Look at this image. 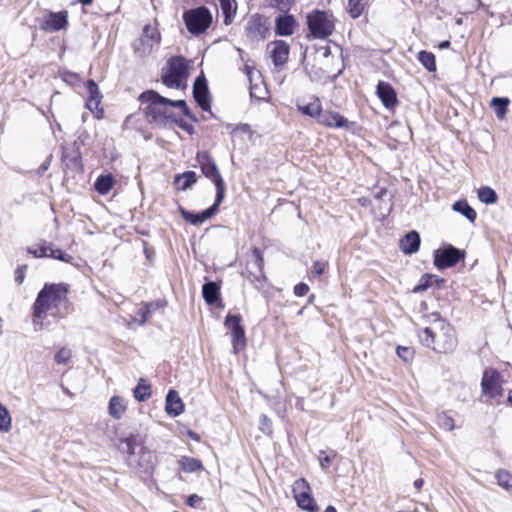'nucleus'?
<instances>
[{"instance_id": "24", "label": "nucleus", "mask_w": 512, "mask_h": 512, "mask_svg": "<svg viewBox=\"0 0 512 512\" xmlns=\"http://www.w3.org/2000/svg\"><path fill=\"white\" fill-rule=\"evenodd\" d=\"M147 95H148V97H152V98L156 99L157 101L166 104V106L181 108L183 111V114L185 116L190 118L192 121H195V122L197 121L196 117L190 112V110L184 100H171V99L161 96L159 93H149Z\"/></svg>"}, {"instance_id": "43", "label": "nucleus", "mask_w": 512, "mask_h": 512, "mask_svg": "<svg viewBox=\"0 0 512 512\" xmlns=\"http://www.w3.org/2000/svg\"><path fill=\"white\" fill-rule=\"evenodd\" d=\"M498 485L506 490H512V474L506 470H499L496 473Z\"/></svg>"}, {"instance_id": "5", "label": "nucleus", "mask_w": 512, "mask_h": 512, "mask_svg": "<svg viewBox=\"0 0 512 512\" xmlns=\"http://www.w3.org/2000/svg\"><path fill=\"white\" fill-rule=\"evenodd\" d=\"M183 19L188 31L194 35L205 32L212 22V15L208 8L201 6L188 10L184 13Z\"/></svg>"}, {"instance_id": "59", "label": "nucleus", "mask_w": 512, "mask_h": 512, "mask_svg": "<svg viewBox=\"0 0 512 512\" xmlns=\"http://www.w3.org/2000/svg\"><path fill=\"white\" fill-rule=\"evenodd\" d=\"M423 483H424L423 479H416V480L414 481V487H415L417 490H419V489H421V487L423 486Z\"/></svg>"}, {"instance_id": "20", "label": "nucleus", "mask_w": 512, "mask_h": 512, "mask_svg": "<svg viewBox=\"0 0 512 512\" xmlns=\"http://www.w3.org/2000/svg\"><path fill=\"white\" fill-rule=\"evenodd\" d=\"M164 304L161 301H153L145 303L137 312V316L132 318V322L143 326L158 309L163 308Z\"/></svg>"}, {"instance_id": "10", "label": "nucleus", "mask_w": 512, "mask_h": 512, "mask_svg": "<svg viewBox=\"0 0 512 512\" xmlns=\"http://www.w3.org/2000/svg\"><path fill=\"white\" fill-rule=\"evenodd\" d=\"M462 258H464V252L452 245L434 251V264L438 269L452 267Z\"/></svg>"}, {"instance_id": "48", "label": "nucleus", "mask_w": 512, "mask_h": 512, "mask_svg": "<svg viewBox=\"0 0 512 512\" xmlns=\"http://www.w3.org/2000/svg\"><path fill=\"white\" fill-rule=\"evenodd\" d=\"M252 256L254 258L253 266L257 269L260 276H263V265L264 259L259 249L254 248L252 251Z\"/></svg>"}, {"instance_id": "18", "label": "nucleus", "mask_w": 512, "mask_h": 512, "mask_svg": "<svg viewBox=\"0 0 512 512\" xmlns=\"http://www.w3.org/2000/svg\"><path fill=\"white\" fill-rule=\"evenodd\" d=\"M271 48L270 54L275 66L284 65L289 56V45L283 40H276L268 45Z\"/></svg>"}, {"instance_id": "56", "label": "nucleus", "mask_w": 512, "mask_h": 512, "mask_svg": "<svg viewBox=\"0 0 512 512\" xmlns=\"http://www.w3.org/2000/svg\"><path fill=\"white\" fill-rule=\"evenodd\" d=\"M172 124H176L178 127L183 129L184 131L188 132L189 134H193L194 128L192 125L188 124L187 122L183 121L182 119H179L177 117V121H173Z\"/></svg>"}, {"instance_id": "27", "label": "nucleus", "mask_w": 512, "mask_h": 512, "mask_svg": "<svg viewBox=\"0 0 512 512\" xmlns=\"http://www.w3.org/2000/svg\"><path fill=\"white\" fill-rule=\"evenodd\" d=\"M140 41L150 51L153 47V44L159 42V33L157 29L150 25H145Z\"/></svg>"}, {"instance_id": "1", "label": "nucleus", "mask_w": 512, "mask_h": 512, "mask_svg": "<svg viewBox=\"0 0 512 512\" xmlns=\"http://www.w3.org/2000/svg\"><path fill=\"white\" fill-rule=\"evenodd\" d=\"M429 326L417 329V335L423 346L437 353H447L455 349L457 340L452 326L441 318L439 313L427 316Z\"/></svg>"}, {"instance_id": "9", "label": "nucleus", "mask_w": 512, "mask_h": 512, "mask_svg": "<svg viewBox=\"0 0 512 512\" xmlns=\"http://www.w3.org/2000/svg\"><path fill=\"white\" fill-rule=\"evenodd\" d=\"M293 493L301 509L308 512L318 511V506L310 493V487L305 479H299L295 482Z\"/></svg>"}, {"instance_id": "33", "label": "nucleus", "mask_w": 512, "mask_h": 512, "mask_svg": "<svg viewBox=\"0 0 512 512\" xmlns=\"http://www.w3.org/2000/svg\"><path fill=\"white\" fill-rule=\"evenodd\" d=\"M220 3V7L222 13L224 15V23L226 25L230 24L232 21V17L235 15L237 10V4L235 0H218Z\"/></svg>"}, {"instance_id": "37", "label": "nucleus", "mask_w": 512, "mask_h": 512, "mask_svg": "<svg viewBox=\"0 0 512 512\" xmlns=\"http://www.w3.org/2000/svg\"><path fill=\"white\" fill-rule=\"evenodd\" d=\"M298 110L301 111L304 115L318 119L322 108L319 99H315L313 102L306 105H298Z\"/></svg>"}, {"instance_id": "46", "label": "nucleus", "mask_w": 512, "mask_h": 512, "mask_svg": "<svg viewBox=\"0 0 512 512\" xmlns=\"http://www.w3.org/2000/svg\"><path fill=\"white\" fill-rule=\"evenodd\" d=\"M437 424L441 428L449 431L453 430L455 426L453 418L445 413H440L437 415Z\"/></svg>"}, {"instance_id": "4", "label": "nucleus", "mask_w": 512, "mask_h": 512, "mask_svg": "<svg viewBox=\"0 0 512 512\" xmlns=\"http://www.w3.org/2000/svg\"><path fill=\"white\" fill-rule=\"evenodd\" d=\"M196 161L203 175L215 184L217 202H222L225 197L226 186L214 159L207 151H200L196 155Z\"/></svg>"}, {"instance_id": "19", "label": "nucleus", "mask_w": 512, "mask_h": 512, "mask_svg": "<svg viewBox=\"0 0 512 512\" xmlns=\"http://www.w3.org/2000/svg\"><path fill=\"white\" fill-rule=\"evenodd\" d=\"M165 411L171 417H177L184 411V403L175 390H169L166 395Z\"/></svg>"}, {"instance_id": "6", "label": "nucleus", "mask_w": 512, "mask_h": 512, "mask_svg": "<svg viewBox=\"0 0 512 512\" xmlns=\"http://www.w3.org/2000/svg\"><path fill=\"white\" fill-rule=\"evenodd\" d=\"M308 27L315 38H326L334 30V24L326 12L315 11L308 15Z\"/></svg>"}, {"instance_id": "21", "label": "nucleus", "mask_w": 512, "mask_h": 512, "mask_svg": "<svg viewBox=\"0 0 512 512\" xmlns=\"http://www.w3.org/2000/svg\"><path fill=\"white\" fill-rule=\"evenodd\" d=\"M295 25L296 21L292 15H280L275 19V33L279 36H290Z\"/></svg>"}, {"instance_id": "47", "label": "nucleus", "mask_w": 512, "mask_h": 512, "mask_svg": "<svg viewBox=\"0 0 512 512\" xmlns=\"http://www.w3.org/2000/svg\"><path fill=\"white\" fill-rule=\"evenodd\" d=\"M71 356V350L66 347H63L55 354L54 359L58 364H67L68 361L71 359Z\"/></svg>"}, {"instance_id": "13", "label": "nucleus", "mask_w": 512, "mask_h": 512, "mask_svg": "<svg viewBox=\"0 0 512 512\" xmlns=\"http://www.w3.org/2000/svg\"><path fill=\"white\" fill-rule=\"evenodd\" d=\"M68 25L67 11L50 12L40 20V28L43 31H59Z\"/></svg>"}, {"instance_id": "38", "label": "nucleus", "mask_w": 512, "mask_h": 512, "mask_svg": "<svg viewBox=\"0 0 512 512\" xmlns=\"http://www.w3.org/2000/svg\"><path fill=\"white\" fill-rule=\"evenodd\" d=\"M417 59L429 72L436 70V61L433 53L424 50L420 51Z\"/></svg>"}, {"instance_id": "41", "label": "nucleus", "mask_w": 512, "mask_h": 512, "mask_svg": "<svg viewBox=\"0 0 512 512\" xmlns=\"http://www.w3.org/2000/svg\"><path fill=\"white\" fill-rule=\"evenodd\" d=\"M138 447L137 438L135 435H130L121 441V450L126 452L129 456L136 455V448Z\"/></svg>"}, {"instance_id": "31", "label": "nucleus", "mask_w": 512, "mask_h": 512, "mask_svg": "<svg viewBox=\"0 0 512 512\" xmlns=\"http://www.w3.org/2000/svg\"><path fill=\"white\" fill-rule=\"evenodd\" d=\"M509 103L510 100L506 97L492 98L490 105L494 109V112L498 119H503L505 117Z\"/></svg>"}, {"instance_id": "34", "label": "nucleus", "mask_w": 512, "mask_h": 512, "mask_svg": "<svg viewBox=\"0 0 512 512\" xmlns=\"http://www.w3.org/2000/svg\"><path fill=\"white\" fill-rule=\"evenodd\" d=\"M151 396V386L150 384H148L146 382V380H144L143 378H141L139 381H138V384L137 386L134 388V397L139 401V402H144L146 401L147 399H149Z\"/></svg>"}, {"instance_id": "40", "label": "nucleus", "mask_w": 512, "mask_h": 512, "mask_svg": "<svg viewBox=\"0 0 512 512\" xmlns=\"http://www.w3.org/2000/svg\"><path fill=\"white\" fill-rule=\"evenodd\" d=\"M153 455L144 447H140L138 466L144 471H149L153 467Z\"/></svg>"}, {"instance_id": "58", "label": "nucleus", "mask_w": 512, "mask_h": 512, "mask_svg": "<svg viewBox=\"0 0 512 512\" xmlns=\"http://www.w3.org/2000/svg\"><path fill=\"white\" fill-rule=\"evenodd\" d=\"M252 67L249 66V65H245V73L249 79V82H250V85H252V74H253V71H252ZM250 95L251 97H256V94H255V91H254V87L253 86H250Z\"/></svg>"}, {"instance_id": "28", "label": "nucleus", "mask_w": 512, "mask_h": 512, "mask_svg": "<svg viewBox=\"0 0 512 512\" xmlns=\"http://www.w3.org/2000/svg\"><path fill=\"white\" fill-rule=\"evenodd\" d=\"M453 210L462 214L465 218H467L470 222H474L477 217L476 211L468 204L466 200H458L453 206Z\"/></svg>"}, {"instance_id": "39", "label": "nucleus", "mask_w": 512, "mask_h": 512, "mask_svg": "<svg viewBox=\"0 0 512 512\" xmlns=\"http://www.w3.org/2000/svg\"><path fill=\"white\" fill-rule=\"evenodd\" d=\"M368 0H348V12L352 18H358L364 12Z\"/></svg>"}, {"instance_id": "54", "label": "nucleus", "mask_w": 512, "mask_h": 512, "mask_svg": "<svg viewBox=\"0 0 512 512\" xmlns=\"http://www.w3.org/2000/svg\"><path fill=\"white\" fill-rule=\"evenodd\" d=\"M327 264L323 261H315L312 267V275L319 277L323 274Z\"/></svg>"}, {"instance_id": "30", "label": "nucleus", "mask_w": 512, "mask_h": 512, "mask_svg": "<svg viewBox=\"0 0 512 512\" xmlns=\"http://www.w3.org/2000/svg\"><path fill=\"white\" fill-rule=\"evenodd\" d=\"M113 184L114 178L111 174L101 175L96 179L94 187L98 193L105 195L112 189Z\"/></svg>"}, {"instance_id": "16", "label": "nucleus", "mask_w": 512, "mask_h": 512, "mask_svg": "<svg viewBox=\"0 0 512 512\" xmlns=\"http://www.w3.org/2000/svg\"><path fill=\"white\" fill-rule=\"evenodd\" d=\"M318 122L330 128L349 129L351 125L348 119L342 116L341 114L328 110H321L318 117Z\"/></svg>"}, {"instance_id": "61", "label": "nucleus", "mask_w": 512, "mask_h": 512, "mask_svg": "<svg viewBox=\"0 0 512 512\" xmlns=\"http://www.w3.org/2000/svg\"><path fill=\"white\" fill-rule=\"evenodd\" d=\"M324 512H337V510L334 506L329 505L325 508Z\"/></svg>"}, {"instance_id": "51", "label": "nucleus", "mask_w": 512, "mask_h": 512, "mask_svg": "<svg viewBox=\"0 0 512 512\" xmlns=\"http://www.w3.org/2000/svg\"><path fill=\"white\" fill-rule=\"evenodd\" d=\"M260 430L266 434L271 435L272 434V422L266 415L260 416V423H259Z\"/></svg>"}, {"instance_id": "42", "label": "nucleus", "mask_w": 512, "mask_h": 512, "mask_svg": "<svg viewBox=\"0 0 512 512\" xmlns=\"http://www.w3.org/2000/svg\"><path fill=\"white\" fill-rule=\"evenodd\" d=\"M240 322L241 316L228 313L225 318L224 325L230 330L231 334H233L236 331L244 329Z\"/></svg>"}, {"instance_id": "23", "label": "nucleus", "mask_w": 512, "mask_h": 512, "mask_svg": "<svg viewBox=\"0 0 512 512\" xmlns=\"http://www.w3.org/2000/svg\"><path fill=\"white\" fill-rule=\"evenodd\" d=\"M168 69L174 73L175 76L180 77L182 80L186 82L189 73H188V62L182 56H175L169 59L168 61Z\"/></svg>"}, {"instance_id": "25", "label": "nucleus", "mask_w": 512, "mask_h": 512, "mask_svg": "<svg viewBox=\"0 0 512 512\" xmlns=\"http://www.w3.org/2000/svg\"><path fill=\"white\" fill-rule=\"evenodd\" d=\"M202 296L208 305L215 304L220 300V286L214 281L205 283L202 287Z\"/></svg>"}, {"instance_id": "22", "label": "nucleus", "mask_w": 512, "mask_h": 512, "mask_svg": "<svg viewBox=\"0 0 512 512\" xmlns=\"http://www.w3.org/2000/svg\"><path fill=\"white\" fill-rule=\"evenodd\" d=\"M420 241L419 233L410 231L400 240V249L405 254L416 253L419 250Z\"/></svg>"}, {"instance_id": "36", "label": "nucleus", "mask_w": 512, "mask_h": 512, "mask_svg": "<svg viewBox=\"0 0 512 512\" xmlns=\"http://www.w3.org/2000/svg\"><path fill=\"white\" fill-rule=\"evenodd\" d=\"M478 199L485 204H494L497 202L498 196L494 189L483 186L478 189Z\"/></svg>"}, {"instance_id": "53", "label": "nucleus", "mask_w": 512, "mask_h": 512, "mask_svg": "<svg viewBox=\"0 0 512 512\" xmlns=\"http://www.w3.org/2000/svg\"><path fill=\"white\" fill-rule=\"evenodd\" d=\"M203 498L197 494H191L186 501V504L192 508H201Z\"/></svg>"}, {"instance_id": "57", "label": "nucleus", "mask_w": 512, "mask_h": 512, "mask_svg": "<svg viewBox=\"0 0 512 512\" xmlns=\"http://www.w3.org/2000/svg\"><path fill=\"white\" fill-rule=\"evenodd\" d=\"M309 287L305 283H299L294 287V294L298 297H302L307 294Z\"/></svg>"}, {"instance_id": "12", "label": "nucleus", "mask_w": 512, "mask_h": 512, "mask_svg": "<svg viewBox=\"0 0 512 512\" xmlns=\"http://www.w3.org/2000/svg\"><path fill=\"white\" fill-rule=\"evenodd\" d=\"M193 98L203 111L211 110V98L207 80L203 74L199 75L193 85Z\"/></svg>"}, {"instance_id": "2", "label": "nucleus", "mask_w": 512, "mask_h": 512, "mask_svg": "<svg viewBox=\"0 0 512 512\" xmlns=\"http://www.w3.org/2000/svg\"><path fill=\"white\" fill-rule=\"evenodd\" d=\"M68 286L63 283L45 284L33 305L34 319H44L48 311L53 316L64 318L69 313ZM34 324L36 323L33 320Z\"/></svg>"}, {"instance_id": "60", "label": "nucleus", "mask_w": 512, "mask_h": 512, "mask_svg": "<svg viewBox=\"0 0 512 512\" xmlns=\"http://www.w3.org/2000/svg\"><path fill=\"white\" fill-rule=\"evenodd\" d=\"M450 41L446 40V41H443L439 44V48L440 49H446V48H449L450 47Z\"/></svg>"}, {"instance_id": "64", "label": "nucleus", "mask_w": 512, "mask_h": 512, "mask_svg": "<svg viewBox=\"0 0 512 512\" xmlns=\"http://www.w3.org/2000/svg\"><path fill=\"white\" fill-rule=\"evenodd\" d=\"M507 399H508V402L512 405V390L509 391Z\"/></svg>"}, {"instance_id": "45", "label": "nucleus", "mask_w": 512, "mask_h": 512, "mask_svg": "<svg viewBox=\"0 0 512 512\" xmlns=\"http://www.w3.org/2000/svg\"><path fill=\"white\" fill-rule=\"evenodd\" d=\"M11 429V417L8 409L0 404V431L8 432Z\"/></svg>"}, {"instance_id": "3", "label": "nucleus", "mask_w": 512, "mask_h": 512, "mask_svg": "<svg viewBox=\"0 0 512 512\" xmlns=\"http://www.w3.org/2000/svg\"><path fill=\"white\" fill-rule=\"evenodd\" d=\"M149 93H157L153 90L143 92L139 99L142 103H146L144 108L146 119L149 123L158 127H168L173 121H177V116L167 110L166 104L157 101L152 97H148Z\"/></svg>"}, {"instance_id": "14", "label": "nucleus", "mask_w": 512, "mask_h": 512, "mask_svg": "<svg viewBox=\"0 0 512 512\" xmlns=\"http://www.w3.org/2000/svg\"><path fill=\"white\" fill-rule=\"evenodd\" d=\"M220 204H221V202H217V196H216L214 204L200 213H193V212L187 211L183 208L180 209V213H181V216L183 217V219H185L190 224L197 226V225H201L206 220H208L213 215H215L218 211V207Z\"/></svg>"}, {"instance_id": "17", "label": "nucleus", "mask_w": 512, "mask_h": 512, "mask_svg": "<svg viewBox=\"0 0 512 512\" xmlns=\"http://www.w3.org/2000/svg\"><path fill=\"white\" fill-rule=\"evenodd\" d=\"M376 94L382 104L387 108H394L397 104V94L394 88L387 82L379 81L376 87Z\"/></svg>"}, {"instance_id": "49", "label": "nucleus", "mask_w": 512, "mask_h": 512, "mask_svg": "<svg viewBox=\"0 0 512 512\" xmlns=\"http://www.w3.org/2000/svg\"><path fill=\"white\" fill-rule=\"evenodd\" d=\"M294 0H268L269 5L281 12H287Z\"/></svg>"}, {"instance_id": "63", "label": "nucleus", "mask_w": 512, "mask_h": 512, "mask_svg": "<svg viewBox=\"0 0 512 512\" xmlns=\"http://www.w3.org/2000/svg\"><path fill=\"white\" fill-rule=\"evenodd\" d=\"M426 288H427L426 285H418L415 287L414 291L418 292V291L425 290Z\"/></svg>"}, {"instance_id": "32", "label": "nucleus", "mask_w": 512, "mask_h": 512, "mask_svg": "<svg viewBox=\"0 0 512 512\" xmlns=\"http://www.w3.org/2000/svg\"><path fill=\"white\" fill-rule=\"evenodd\" d=\"M125 411L126 406L123 403V399L119 396H113L109 401L110 416L114 419H120Z\"/></svg>"}, {"instance_id": "50", "label": "nucleus", "mask_w": 512, "mask_h": 512, "mask_svg": "<svg viewBox=\"0 0 512 512\" xmlns=\"http://www.w3.org/2000/svg\"><path fill=\"white\" fill-rule=\"evenodd\" d=\"M337 453L332 451L330 454H325L324 451L320 452L319 463L322 469H326L331 464L332 460L336 457Z\"/></svg>"}, {"instance_id": "44", "label": "nucleus", "mask_w": 512, "mask_h": 512, "mask_svg": "<svg viewBox=\"0 0 512 512\" xmlns=\"http://www.w3.org/2000/svg\"><path fill=\"white\" fill-rule=\"evenodd\" d=\"M246 338L244 329L236 331L232 334V345L234 353H238L245 347Z\"/></svg>"}, {"instance_id": "11", "label": "nucleus", "mask_w": 512, "mask_h": 512, "mask_svg": "<svg viewBox=\"0 0 512 512\" xmlns=\"http://www.w3.org/2000/svg\"><path fill=\"white\" fill-rule=\"evenodd\" d=\"M28 253L36 258L50 257L63 262H71L73 257L59 248H54L51 243L42 241L27 249Z\"/></svg>"}, {"instance_id": "55", "label": "nucleus", "mask_w": 512, "mask_h": 512, "mask_svg": "<svg viewBox=\"0 0 512 512\" xmlns=\"http://www.w3.org/2000/svg\"><path fill=\"white\" fill-rule=\"evenodd\" d=\"M27 266L23 265L16 269L15 271V281L17 284H22L25 279V271Z\"/></svg>"}, {"instance_id": "7", "label": "nucleus", "mask_w": 512, "mask_h": 512, "mask_svg": "<svg viewBox=\"0 0 512 512\" xmlns=\"http://www.w3.org/2000/svg\"><path fill=\"white\" fill-rule=\"evenodd\" d=\"M502 376L495 369H485L481 379L482 394L490 399L503 396Z\"/></svg>"}, {"instance_id": "62", "label": "nucleus", "mask_w": 512, "mask_h": 512, "mask_svg": "<svg viewBox=\"0 0 512 512\" xmlns=\"http://www.w3.org/2000/svg\"><path fill=\"white\" fill-rule=\"evenodd\" d=\"M385 194H386V190L385 189H381L378 193L375 194V197L376 198H381Z\"/></svg>"}, {"instance_id": "35", "label": "nucleus", "mask_w": 512, "mask_h": 512, "mask_svg": "<svg viewBox=\"0 0 512 512\" xmlns=\"http://www.w3.org/2000/svg\"><path fill=\"white\" fill-rule=\"evenodd\" d=\"M179 464L182 470L187 473H193L203 468V465L200 460L188 456L181 457V459L179 460Z\"/></svg>"}, {"instance_id": "52", "label": "nucleus", "mask_w": 512, "mask_h": 512, "mask_svg": "<svg viewBox=\"0 0 512 512\" xmlns=\"http://www.w3.org/2000/svg\"><path fill=\"white\" fill-rule=\"evenodd\" d=\"M414 351L410 347L399 346L397 355L405 362H409L413 358Z\"/></svg>"}, {"instance_id": "29", "label": "nucleus", "mask_w": 512, "mask_h": 512, "mask_svg": "<svg viewBox=\"0 0 512 512\" xmlns=\"http://www.w3.org/2000/svg\"><path fill=\"white\" fill-rule=\"evenodd\" d=\"M162 82L168 88L183 89L186 87V83L180 77L175 76L173 72L167 69L166 72L162 73Z\"/></svg>"}, {"instance_id": "15", "label": "nucleus", "mask_w": 512, "mask_h": 512, "mask_svg": "<svg viewBox=\"0 0 512 512\" xmlns=\"http://www.w3.org/2000/svg\"><path fill=\"white\" fill-rule=\"evenodd\" d=\"M87 89L89 92V97L86 102V107L95 114V117L101 119L104 115V111L100 108L101 98L99 89L94 80L87 81Z\"/></svg>"}, {"instance_id": "8", "label": "nucleus", "mask_w": 512, "mask_h": 512, "mask_svg": "<svg viewBox=\"0 0 512 512\" xmlns=\"http://www.w3.org/2000/svg\"><path fill=\"white\" fill-rule=\"evenodd\" d=\"M269 32V22L260 14L251 15L245 25V34L252 42H260L266 39Z\"/></svg>"}, {"instance_id": "26", "label": "nucleus", "mask_w": 512, "mask_h": 512, "mask_svg": "<svg viewBox=\"0 0 512 512\" xmlns=\"http://www.w3.org/2000/svg\"><path fill=\"white\" fill-rule=\"evenodd\" d=\"M197 181V175L194 171H186L182 174L176 175L174 183L179 190L185 191Z\"/></svg>"}]
</instances>
